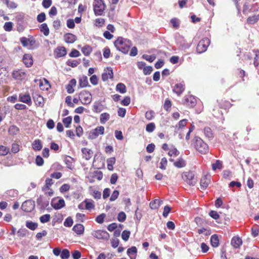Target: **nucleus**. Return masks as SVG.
<instances>
[{
	"instance_id": "1",
	"label": "nucleus",
	"mask_w": 259,
	"mask_h": 259,
	"mask_svg": "<svg viewBox=\"0 0 259 259\" xmlns=\"http://www.w3.org/2000/svg\"><path fill=\"white\" fill-rule=\"evenodd\" d=\"M114 46L118 51L124 54H127L132 46V44L130 40L119 37L114 41Z\"/></svg>"
},
{
	"instance_id": "2",
	"label": "nucleus",
	"mask_w": 259,
	"mask_h": 259,
	"mask_svg": "<svg viewBox=\"0 0 259 259\" xmlns=\"http://www.w3.org/2000/svg\"><path fill=\"white\" fill-rule=\"evenodd\" d=\"M195 149L202 154H206L209 152L208 145L200 138L195 137L193 140Z\"/></svg>"
},
{
	"instance_id": "3",
	"label": "nucleus",
	"mask_w": 259,
	"mask_h": 259,
	"mask_svg": "<svg viewBox=\"0 0 259 259\" xmlns=\"http://www.w3.org/2000/svg\"><path fill=\"white\" fill-rule=\"evenodd\" d=\"M106 8V5L103 0H94L93 9L96 16L103 15Z\"/></svg>"
},
{
	"instance_id": "4",
	"label": "nucleus",
	"mask_w": 259,
	"mask_h": 259,
	"mask_svg": "<svg viewBox=\"0 0 259 259\" xmlns=\"http://www.w3.org/2000/svg\"><path fill=\"white\" fill-rule=\"evenodd\" d=\"M80 102L83 105H89L92 101V95L91 93L87 91L83 90L78 94Z\"/></svg>"
},
{
	"instance_id": "5",
	"label": "nucleus",
	"mask_w": 259,
	"mask_h": 259,
	"mask_svg": "<svg viewBox=\"0 0 259 259\" xmlns=\"http://www.w3.org/2000/svg\"><path fill=\"white\" fill-rule=\"evenodd\" d=\"M182 179L189 185L194 186L196 183L195 175L192 171H186L182 174Z\"/></svg>"
},
{
	"instance_id": "6",
	"label": "nucleus",
	"mask_w": 259,
	"mask_h": 259,
	"mask_svg": "<svg viewBox=\"0 0 259 259\" xmlns=\"http://www.w3.org/2000/svg\"><path fill=\"white\" fill-rule=\"evenodd\" d=\"M210 40L208 38H203L199 41L196 47V51L198 53L205 52L210 45Z\"/></svg>"
},
{
	"instance_id": "7",
	"label": "nucleus",
	"mask_w": 259,
	"mask_h": 259,
	"mask_svg": "<svg viewBox=\"0 0 259 259\" xmlns=\"http://www.w3.org/2000/svg\"><path fill=\"white\" fill-rule=\"evenodd\" d=\"M197 100L192 95H186L183 100V104L188 108H193L196 104Z\"/></svg>"
},
{
	"instance_id": "8",
	"label": "nucleus",
	"mask_w": 259,
	"mask_h": 259,
	"mask_svg": "<svg viewBox=\"0 0 259 259\" xmlns=\"http://www.w3.org/2000/svg\"><path fill=\"white\" fill-rule=\"evenodd\" d=\"M92 236L98 239H102V240H108L109 238V233L104 230H95L92 233Z\"/></svg>"
},
{
	"instance_id": "9",
	"label": "nucleus",
	"mask_w": 259,
	"mask_h": 259,
	"mask_svg": "<svg viewBox=\"0 0 259 259\" xmlns=\"http://www.w3.org/2000/svg\"><path fill=\"white\" fill-rule=\"evenodd\" d=\"M12 77L16 80H23L27 76L26 73L22 69H17L12 72Z\"/></svg>"
},
{
	"instance_id": "10",
	"label": "nucleus",
	"mask_w": 259,
	"mask_h": 259,
	"mask_svg": "<svg viewBox=\"0 0 259 259\" xmlns=\"http://www.w3.org/2000/svg\"><path fill=\"white\" fill-rule=\"evenodd\" d=\"M105 128L103 126H97L89 134V138L92 139L97 138L99 135H103Z\"/></svg>"
},
{
	"instance_id": "11",
	"label": "nucleus",
	"mask_w": 259,
	"mask_h": 259,
	"mask_svg": "<svg viewBox=\"0 0 259 259\" xmlns=\"http://www.w3.org/2000/svg\"><path fill=\"white\" fill-rule=\"evenodd\" d=\"M35 204L33 201L27 200L24 201L21 206L22 209L25 212H31L34 209Z\"/></svg>"
},
{
	"instance_id": "12",
	"label": "nucleus",
	"mask_w": 259,
	"mask_h": 259,
	"mask_svg": "<svg viewBox=\"0 0 259 259\" xmlns=\"http://www.w3.org/2000/svg\"><path fill=\"white\" fill-rule=\"evenodd\" d=\"M211 176L209 175L203 176L200 180V186L201 190L206 189L210 183Z\"/></svg>"
},
{
	"instance_id": "13",
	"label": "nucleus",
	"mask_w": 259,
	"mask_h": 259,
	"mask_svg": "<svg viewBox=\"0 0 259 259\" xmlns=\"http://www.w3.org/2000/svg\"><path fill=\"white\" fill-rule=\"evenodd\" d=\"M185 90V84L183 81L182 82L176 83L172 89L174 93H176L178 96H181Z\"/></svg>"
},
{
	"instance_id": "14",
	"label": "nucleus",
	"mask_w": 259,
	"mask_h": 259,
	"mask_svg": "<svg viewBox=\"0 0 259 259\" xmlns=\"http://www.w3.org/2000/svg\"><path fill=\"white\" fill-rule=\"evenodd\" d=\"M113 78V72L111 68L107 67L104 69L102 74V79L103 81H106L109 79Z\"/></svg>"
},
{
	"instance_id": "15",
	"label": "nucleus",
	"mask_w": 259,
	"mask_h": 259,
	"mask_svg": "<svg viewBox=\"0 0 259 259\" xmlns=\"http://www.w3.org/2000/svg\"><path fill=\"white\" fill-rule=\"evenodd\" d=\"M18 101L25 103L29 106L31 105L32 103L31 98L28 93L26 94H20Z\"/></svg>"
},
{
	"instance_id": "16",
	"label": "nucleus",
	"mask_w": 259,
	"mask_h": 259,
	"mask_svg": "<svg viewBox=\"0 0 259 259\" xmlns=\"http://www.w3.org/2000/svg\"><path fill=\"white\" fill-rule=\"evenodd\" d=\"M67 50L64 47H58L55 49L54 55L56 58L63 57L66 56Z\"/></svg>"
},
{
	"instance_id": "17",
	"label": "nucleus",
	"mask_w": 259,
	"mask_h": 259,
	"mask_svg": "<svg viewBox=\"0 0 259 259\" xmlns=\"http://www.w3.org/2000/svg\"><path fill=\"white\" fill-rule=\"evenodd\" d=\"M20 42L24 47H26L28 45L32 47L35 44L36 40L33 37L31 38H27L26 37H22L20 38Z\"/></svg>"
},
{
	"instance_id": "18",
	"label": "nucleus",
	"mask_w": 259,
	"mask_h": 259,
	"mask_svg": "<svg viewBox=\"0 0 259 259\" xmlns=\"http://www.w3.org/2000/svg\"><path fill=\"white\" fill-rule=\"evenodd\" d=\"M39 88L42 91H48L51 88V85L47 79L43 78L39 80Z\"/></svg>"
},
{
	"instance_id": "19",
	"label": "nucleus",
	"mask_w": 259,
	"mask_h": 259,
	"mask_svg": "<svg viewBox=\"0 0 259 259\" xmlns=\"http://www.w3.org/2000/svg\"><path fill=\"white\" fill-rule=\"evenodd\" d=\"M23 62L27 67H30L33 65V59L30 54H25L23 57Z\"/></svg>"
},
{
	"instance_id": "20",
	"label": "nucleus",
	"mask_w": 259,
	"mask_h": 259,
	"mask_svg": "<svg viewBox=\"0 0 259 259\" xmlns=\"http://www.w3.org/2000/svg\"><path fill=\"white\" fill-rule=\"evenodd\" d=\"M76 81L75 79H71L69 82L68 84L66 87V89L68 94H72L74 93V88L76 86Z\"/></svg>"
},
{
	"instance_id": "21",
	"label": "nucleus",
	"mask_w": 259,
	"mask_h": 259,
	"mask_svg": "<svg viewBox=\"0 0 259 259\" xmlns=\"http://www.w3.org/2000/svg\"><path fill=\"white\" fill-rule=\"evenodd\" d=\"M81 152L82 153V157L85 160H90L93 156V152L90 149L83 148L81 149Z\"/></svg>"
},
{
	"instance_id": "22",
	"label": "nucleus",
	"mask_w": 259,
	"mask_h": 259,
	"mask_svg": "<svg viewBox=\"0 0 259 259\" xmlns=\"http://www.w3.org/2000/svg\"><path fill=\"white\" fill-rule=\"evenodd\" d=\"M218 106L222 109H228L231 106V104L229 101L224 99L218 100Z\"/></svg>"
},
{
	"instance_id": "23",
	"label": "nucleus",
	"mask_w": 259,
	"mask_h": 259,
	"mask_svg": "<svg viewBox=\"0 0 259 259\" xmlns=\"http://www.w3.org/2000/svg\"><path fill=\"white\" fill-rule=\"evenodd\" d=\"M259 20V13L248 17L246 20L247 23L249 25L254 24Z\"/></svg>"
},
{
	"instance_id": "24",
	"label": "nucleus",
	"mask_w": 259,
	"mask_h": 259,
	"mask_svg": "<svg viewBox=\"0 0 259 259\" xmlns=\"http://www.w3.org/2000/svg\"><path fill=\"white\" fill-rule=\"evenodd\" d=\"M127 254L130 259H136L137 254V249L136 246H132L127 250Z\"/></svg>"
},
{
	"instance_id": "25",
	"label": "nucleus",
	"mask_w": 259,
	"mask_h": 259,
	"mask_svg": "<svg viewBox=\"0 0 259 259\" xmlns=\"http://www.w3.org/2000/svg\"><path fill=\"white\" fill-rule=\"evenodd\" d=\"M72 230L77 235H81L84 233V228L82 224H77L73 226Z\"/></svg>"
},
{
	"instance_id": "26",
	"label": "nucleus",
	"mask_w": 259,
	"mask_h": 259,
	"mask_svg": "<svg viewBox=\"0 0 259 259\" xmlns=\"http://www.w3.org/2000/svg\"><path fill=\"white\" fill-rule=\"evenodd\" d=\"M76 36L72 33H67L64 35V39L66 43L72 44L76 40Z\"/></svg>"
},
{
	"instance_id": "27",
	"label": "nucleus",
	"mask_w": 259,
	"mask_h": 259,
	"mask_svg": "<svg viewBox=\"0 0 259 259\" xmlns=\"http://www.w3.org/2000/svg\"><path fill=\"white\" fill-rule=\"evenodd\" d=\"M79 86L81 88L90 87L87 76H83L79 79Z\"/></svg>"
},
{
	"instance_id": "28",
	"label": "nucleus",
	"mask_w": 259,
	"mask_h": 259,
	"mask_svg": "<svg viewBox=\"0 0 259 259\" xmlns=\"http://www.w3.org/2000/svg\"><path fill=\"white\" fill-rule=\"evenodd\" d=\"M32 149L34 151H40L42 148L41 141L39 139L34 140L32 143Z\"/></svg>"
},
{
	"instance_id": "29",
	"label": "nucleus",
	"mask_w": 259,
	"mask_h": 259,
	"mask_svg": "<svg viewBox=\"0 0 259 259\" xmlns=\"http://www.w3.org/2000/svg\"><path fill=\"white\" fill-rule=\"evenodd\" d=\"M242 240L238 237H233L231 240V244L235 248H239L242 245Z\"/></svg>"
},
{
	"instance_id": "30",
	"label": "nucleus",
	"mask_w": 259,
	"mask_h": 259,
	"mask_svg": "<svg viewBox=\"0 0 259 259\" xmlns=\"http://www.w3.org/2000/svg\"><path fill=\"white\" fill-rule=\"evenodd\" d=\"M85 203V209L87 210H91L95 208L94 202L93 200L85 199L84 200Z\"/></svg>"
},
{
	"instance_id": "31",
	"label": "nucleus",
	"mask_w": 259,
	"mask_h": 259,
	"mask_svg": "<svg viewBox=\"0 0 259 259\" xmlns=\"http://www.w3.org/2000/svg\"><path fill=\"white\" fill-rule=\"evenodd\" d=\"M19 131V128L14 125H11L8 129V133L11 136L16 135Z\"/></svg>"
},
{
	"instance_id": "32",
	"label": "nucleus",
	"mask_w": 259,
	"mask_h": 259,
	"mask_svg": "<svg viewBox=\"0 0 259 259\" xmlns=\"http://www.w3.org/2000/svg\"><path fill=\"white\" fill-rule=\"evenodd\" d=\"M210 243L213 247H217L219 245V239L217 235L214 234L211 236Z\"/></svg>"
},
{
	"instance_id": "33",
	"label": "nucleus",
	"mask_w": 259,
	"mask_h": 259,
	"mask_svg": "<svg viewBox=\"0 0 259 259\" xmlns=\"http://www.w3.org/2000/svg\"><path fill=\"white\" fill-rule=\"evenodd\" d=\"M65 203L63 199H59L57 202L52 204V206L55 209H59L65 206Z\"/></svg>"
},
{
	"instance_id": "34",
	"label": "nucleus",
	"mask_w": 259,
	"mask_h": 259,
	"mask_svg": "<svg viewBox=\"0 0 259 259\" xmlns=\"http://www.w3.org/2000/svg\"><path fill=\"white\" fill-rule=\"evenodd\" d=\"M179 153H179V151L176 148H174L171 149L168 153V155L170 156L169 161H174V159H172L171 157H177V156L179 155Z\"/></svg>"
},
{
	"instance_id": "35",
	"label": "nucleus",
	"mask_w": 259,
	"mask_h": 259,
	"mask_svg": "<svg viewBox=\"0 0 259 259\" xmlns=\"http://www.w3.org/2000/svg\"><path fill=\"white\" fill-rule=\"evenodd\" d=\"M1 2L10 9H14L16 8L17 7L16 3L14 2H10V0H1Z\"/></svg>"
},
{
	"instance_id": "36",
	"label": "nucleus",
	"mask_w": 259,
	"mask_h": 259,
	"mask_svg": "<svg viewBox=\"0 0 259 259\" xmlns=\"http://www.w3.org/2000/svg\"><path fill=\"white\" fill-rule=\"evenodd\" d=\"M174 165L177 167L182 168L185 166L186 164L185 161L182 157H180L174 163Z\"/></svg>"
},
{
	"instance_id": "37",
	"label": "nucleus",
	"mask_w": 259,
	"mask_h": 259,
	"mask_svg": "<svg viewBox=\"0 0 259 259\" xmlns=\"http://www.w3.org/2000/svg\"><path fill=\"white\" fill-rule=\"evenodd\" d=\"M40 30L44 33L45 36H48L49 34V28L46 23H42L39 27Z\"/></svg>"
},
{
	"instance_id": "38",
	"label": "nucleus",
	"mask_w": 259,
	"mask_h": 259,
	"mask_svg": "<svg viewBox=\"0 0 259 259\" xmlns=\"http://www.w3.org/2000/svg\"><path fill=\"white\" fill-rule=\"evenodd\" d=\"M110 119V115L108 113H103L100 115V121L101 123L104 124Z\"/></svg>"
},
{
	"instance_id": "39",
	"label": "nucleus",
	"mask_w": 259,
	"mask_h": 259,
	"mask_svg": "<svg viewBox=\"0 0 259 259\" xmlns=\"http://www.w3.org/2000/svg\"><path fill=\"white\" fill-rule=\"evenodd\" d=\"M116 90L121 94H124L126 92V87L122 83H118L116 85Z\"/></svg>"
},
{
	"instance_id": "40",
	"label": "nucleus",
	"mask_w": 259,
	"mask_h": 259,
	"mask_svg": "<svg viewBox=\"0 0 259 259\" xmlns=\"http://www.w3.org/2000/svg\"><path fill=\"white\" fill-rule=\"evenodd\" d=\"M204 134L205 137L208 139H211L213 137L212 131L209 127H205L204 128Z\"/></svg>"
},
{
	"instance_id": "41",
	"label": "nucleus",
	"mask_w": 259,
	"mask_h": 259,
	"mask_svg": "<svg viewBox=\"0 0 259 259\" xmlns=\"http://www.w3.org/2000/svg\"><path fill=\"white\" fill-rule=\"evenodd\" d=\"M65 162L66 164L67 167L72 169L73 168V159L70 156H67L65 159Z\"/></svg>"
},
{
	"instance_id": "42",
	"label": "nucleus",
	"mask_w": 259,
	"mask_h": 259,
	"mask_svg": "<svg viewBox=\"0 0 259 259\" xmlns=\"http://www.w3.org/2000/svg\"><path fill=\"white\" fill-rule=\"evenodd\" d=\"M162 201L158 199H155L150 203V207L152 209H156L159 207L161 204Z\"/></svg>"
},
{
	"instance_id": "43",
	"label": "nucleus",
	"mask_w": 259,
	"mask_h": 259,
	"mask_svg": "<svg viewBox=\"0 0 259 259\" xmlns=\"http://www.w3.org/2000/svg\"><path fill=\"white\" fill-rule=\"evenodd\" d=\"M81 51L85 56H89L92 52V48L90 46L86 45L82 48Z\"/></svg>"
},
{
	"instance_id": "44",
	"label": "nucleus",
	"mask_w": 259,
	"mask_h": 259,
	"mask_svg": "<svg viewBox=\"0 0 259 259\" xmlns=\"http://www.w3.org/2000/svg\"><path fill=\"white\" fill-rule=\"evenodd\" d=\"M26 226L29 229L34 231L37 228L38 224L31 221H27L26 223Z\"/></svg>"
},
{
	"instance_id": "45",
	"label": "nucleus",
	"mask_w": 259,
	"mask_h": 259,
	"mask_svg": "<svg viewBox=\"0 0 259 259\" xmlns=\"http://www.w3.org/2000/svg\"><path fill=\"white\" fill-rule=\"evenodd\" d=\"M53 184V180L51 178H47L45 181V185L42 187V190L45 191L46 188H49Z\"/></svg>"
},
{
	"instance_id": "46",
	"label": "nucleus",
	"mask_w": 259,
	"mask_h": 259,
	"mask_svg": "<svg viewBox=\"0 0 259 259\" xmlns=\"http://www.w3.org/2000/svg\"><path fill=\"white\" fill-rule=\"evenodd\" d=\"M10 151V149L3 145L0 146V155L5 156L8 154Z\"/></svg>"
},
{
	"instance_id": "47",
	"label": "nucleus",
	"mask_w": 259,
	"mask_h": 259,
	"mask_svg": "<svg viewBox=\"0 0 259 259\" xmlns=\"http://www.w3.org/2000/svg\"><path fill=\"white\" fill-rule=\"evenodd\" d=\"M62 259H68L70 256L69 251L67 249H64L61 252L60 254Z\"/></svg>"
},
{
	"instance_id": "48",
	"label": "nucleus",
	"mask_w": 259,
	"mask_h": 259,
	"mask_svg": "<svg viewBox=\"0 0 259 259\" xmlns=\"http://www.w3.org/2000/svg\"><path fill=\"white\" fill-rule=\"evenodd\" d=\"M251 234L253 237H256L259 234V226L254 225L251 228Z\"/></svg>"
},
{
	"instance_id": "49",
	"label": "nucleus",
	"mask_w": 259,
	"mask_h": 259,
	"mask_svg": "<svg viewBox=\"0 0 259 259\" xmlns=\"http://www.w3.org/2000/svg\"><path fill=\"white\" fill-rule=\"evenodd\" d=\"M188 120L186 119H184L180 120L179 123L176 125V128L178 130H180L182 127L185 126L187 123Z\"/></svg>"
},
{
	"instance_id": "50",
	"label": "nucleus",
	"mask_w": 259,
	"mask_h": 259,
	"mask_svg": "<svg viewBox=\"0 0 259 259\" xmlns=\"http://www.w3.org/2000/svg\"><path fill=\"white\" fill-rule=\"evenodd\" d=\"M72 122V117L71 116H68L67 117L64 118L63 119V122L64 124L65 125V126L67 128H68L70 127V125Z\"/></svg>"
},
{
	"instance_id": "51",
	"label": "nucleus",
	"mask_w": 259,
	"mask_h": 259,
	"mask_svg": "<svg viewBox=\"0 0 259 259\" xmlns=\"http://www.w3.org/2000/svg\"><path fill=\"white\" fill-rule=\"evenodd\" d=\"M155 113L153 110H148L145 113V118L148 120H151L154 117Z\"/></svg>"
},
{
	"instance_id": "52",
	"label": "nucleus",
	"mask_w": 259,
	"mask_h": 259,
	"mask_svg": "<svg viewBox=\"0 0 259 259\" xmlns=\"http://www.w3.org/2000/svg\"><path fill=\"white\" fill-rule=\"evenodd\" d=\"M171 105L172 104L170 100L168 99H166L164 101L163 108L165 110L168 111L171 108Z\"/></svg>"
},
{
	"instance_id": "53",
	"label": "nucleus",
	"mask_w": 259,
	"mask_h": 259,
	"mask_svg": "<svg viewBox=\"0 0 259 259\" xmlns=\"http://www.w3.org/2000/svg\"><path fill=\"white\" fill-rule=\"evenodd\" d=\"M155 124L154 122H151L147 124L146 130L148 133H151L155 129Z\"/></svg>"
},
{
	"instance_id": "54",
	"label": "nucleus",
	"mask_w": 259,
	"mask_h": 259,
	"mask_svg": "<svg viewBox=\"0 0 259 259\" xmlns=\"http://www.w3.org/2000/svg\"><path fill=\"white\" fill-rule=\"evenodd\" d=\"M51 216L49 214H46L41 216L39 218L40 221L42 223H47L50 221Z\"/></svg>"
},
{
	"instance_id": "55",
	"label": "nucleus",
	"mask_w": 259,
	"mask_h": 259,
	"mask_svg": "<svg viewBox=\"0 0 259 259\" xmlns=\"http://www.w3.org/2000/svg\"><path fill=\"white\" fill-rule=\"evenodd\" d=\"M13 24L12 22H7L4 25V29L6 31H11L13 28Z\"/></svg>"
},
{
	"instance_id": "56",
	"label": "nucleus",
	"mask_w": 259,
	"mask_h": 259,
	"mask_svg": "<svg viewBox=\"0 0 259 259\" xmlns=\"http://www.w3.org/2000/svg\"><path fill=\"white\" fill-rule=\"evenodd\" d=\"M105 217L106 214L105 213H101L96 217L95 221L97 223L99 224H102L104 221Z\"/></svg>"
},
{
	"instance_id": "57",
	"label": "nucleus",
	"mask_w": 259,
	"mask_h": 259,
	"mask_svg": "<svg viewBox=\"0 0 259 259\" xmlns=\"http://www.w3.org/2000/svg\"><path fill=\"white\" fill-rule=\"evenodd\" d=\"M222 163L221 161L217 160L215 162L212 164V168L213 170L222 168Z\"/></svg>"
},
{
	"instance_id": "58",
	"label": "nucleus",
	"mask_w": 259,
	"mask_h": 259,
	"mask_svg": "<svg viewBox=\"0 0 259 259\" xmlns=\"http://www.w3.org/2000/svg\"><path fill=\"white\" fill-rule=\"evenodd\" d=\"M105 24V20L103 18H97L95 20V25L98 27H102Z\"/></svg>"
},
{
	"instance_id": "59",
	"label": "nucleus",
	"mask_w": 259,
	"mask_h": 259,
	"mask_svg": "<svg viewBox=\"0 0 259 259\" xmlns=\"http://www.w3.org/2000/svg\"><path fill=\"white\" fill-rule=\"evenodd\" d=\"M130 234L131 232L130 231L124 230L121 234L122 239L125 241H127L129 239Z\"/></svg>"
},
{
	"instance_id": "60",
	"label": "nucleus",
	"mask_w": 259,
	"mask_h": 259,
	"mask_svg": "<svg viewBox=\"0 0 259 259\" xmlns=\"http://www.w3.org/2000/svg\"><path fill=\"white\" fill-rule=\"evenodd\" d=\"M167 164V160L166 158L163 157L161 159L159 168L161 169H165Z\"/></svg>"
},
{
	"instance_id": "61",
	"label": "nucleus",
	"mask_w": 259,
	"mask_h": 259,
	"mask_svg": "<svg viewBox=\"0 0 259 259\" xmlns=\"http://www.w3.org/2000/svg\"><path fill=\"white\" fill-rule=\"evenodd\" d=\"M198 233L199 234H201L204 233L206 236H209L211 234L210 230H207L204 228H202L198 230Z\"/></svg>"
},
{
	"instance_id": "62",
	"label": "nucleus",
	"mask_w": 259,
	"mask_h": 259,
	"mask_svg": "<svg viewBox=\"0 0 259 259\" xmlns=\"http://www.w3.org/2000/svg\"><path fill=\"white\" fill-rule=\"evenodd\" d=\"M70 186L68 184H64L60 188V191L63 193L69 190Z\"/></svg>"
},
{
	"instance_id": "63",
	"label": "nucleus",
	"mask_w": 259,
	"mask_h": 259,
	"mask_svg": "<svg viewBox=\"0 0 259 259\" xmlns=\"http://www.w3.org/2000/svg\"><path fill=\"white\" fill-rule=\"evenodd\" d=\"M36 19L37 21L39 23L44 22L46 19L45 13L44 12L40 13L37 16Z\"/></svg>"
},
{
	"instance_id": "64",
	"label": "nucleus",
	"mask_w": 259,
	"mask_h": 259,
	"mask_svg": "<svg viewBox=\"0 0 259 259\" xmlns=\"http://www.w3.org/2000/svg\"><path fill=\"white\" fill-rule=\"evenodd\" d=\"M73 223V220L70 217L67 218L64 222V225L65 227H70Z\"/></svg>"
}]
</instances>
